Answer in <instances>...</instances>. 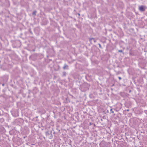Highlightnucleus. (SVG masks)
I'll list each match as a JSON object with an SVG mask.
<instances>
[{
  "label": "nucleus",
  "mask_w": 147,
  "mask_h": 147,
  "mask_svg": "<svg viewBox=\"0 0 147 147\" xmlns=\"http://www.w3.org/2000/svg\"><path fill=\"white\" fill-rule=\"evenodd\" d=\"M146 8V7L145 6L141 5L139 7V10L140 11H144Z\"/></svg>",
  "instance_id": "1"
},
{
  "label": "nucleus",
  "mask_w": 147,
  "mask_h": 147,
  "mask_svg": "<svg viewBox=\"0 0 147 147\" xmlns=\"http://www.w3.org/2000/svg\"><path fill=\"white\" fill-rule=\"evenodd\" d=\"M68 65H67L66 64H65L64 65V66L63 67V69H66V67H67V69H68Z\"/></svg>",
  "instance_id": "2"
},
{
  "label": "nucleus",
  "mask_w": 147,
  "mask_h": 147,
  "mask_svg": "<svg viewBox=\"0 0 147 147\" xmlns=\"http://www.w3.org/2000/svg\"><path fill=\"white\" fill-rule=\"evenodd\" d=\"M37 12V11L36 10L34 11L32 13V14L33 15L36 16V13Z\"/></svg>",
  "instance_id": "3"
},
{
  "label": "nucleus",
  "mask_w": 147,
  "mask_h": 147,
  "mask_svg": "<svg viewBox=\"0 0 147 147\" xmlns=\"http://www.w3.org/2000/svg\"><path fill=\"white\" fill-rule=\"evenodd\" d=\"M94 40V38H90L89 39V41L90 42H92V40Z\"/></svg>",
  "instance_id": "4"
},
{
  "label": "nucleus",
  "mask_w": 147,
  "mask_h": 147,
  "mask_svg": "<svg viewBox=\"0 0 147 147\" xmlns=\"http://www.w3.org/2000/svg\"><path fill=\"white\" fill-rule=\"evenodd\" d=\"M118 52H119L122 53L123 52V51L122 50H118Z\"/></svg>",
  "instance_id": "5"
},
{
  "label": "nucleus",
  "mask_w": 147,
  "mask_h": 147,
  "mask_svg": "<svg viewBox=\"0 0 147 147\" xmlns=\"http://www.w3.org/2000/svg\"><path fill=\"white\" fill-rule=\"evenodd\" d=\"M98 45L99 46V47L100 48H101V47L100 44H98Z\"/></svg>",
  "instance_id": "6"
},
{
  "label": "nucleus",
  "mask_w": 147,
  "mask_h": 147,
  "mask_svg": "<svg viewBox=\"0 0 147 147\" xmlns=\"http://www.w3.org/2000/svg\"><path fill=\"white\" fill-rule=\"evenodd\" d=\"M110 111H111L112 113H113L114 112L112 111V109H111L110 110Z\"/></svg>",
  "instance_id": "7"
},
{
  "label": "nucleus",
  "mask_w": 147,
  "mask_h": 147,
  "mask_svg": "<svg viewBox=\"0 0 147 147\" xmlns=\"http://www.w3.org/2000/svg\"><path fill=\"white\" fill-rule=\"evenodd\" d=\"M118 78H119V79L120 80H121V77H118Z\"/></svg>",
  "instance_id": "8"
},
{
  "label": "nucleus",
  "mask_w": 147,
  "mask_h": 147,
  "mask_svg": "<svg viewBox=\"0 0 147 147\" xmlns=\"http://www.w3.org/2000/svg\"><path fill=\"white\" fill-rule=\"evenodd\" d=\"M93 40L94 42H96V41L94 38V40Z\"/></svg>",
  "instance_id": "9"
},
{
  "label": "nucleus",
  "mask_w": 147,
  "mask_h": 147,
  "mask_svg": "<svg viewBox=\"0 0 147 147\" xmlns=\"http://www.w3.org/2000/svg\"><path fill=\"white\" fill-rule=\"evenodd\" d=\"M85 90H82V91H85Z\"/></svg>",
  "instance_id": "10"
},
{
  "label": "nucleus",
  "mask_w": 147,
  "mask_h": 147,
  "mask_svg": "<svg viewBox=\"0 0 147 147\" xmlns=\"http://www.w3.org/2000/svg\"><path fill=\"white\" fill-rule=\"evenodd\" d=\"M126 111H129V109H127V110H126Z\"/></svg>",
  "instance_id": "11"
},
{
  "label": "nucleus",
  "mask_w": 147,
  "mask_h": 147,
  "mask_svg": "<svg viewBox=\"0 0 147 147\" xmlns=\"http://www.w3.org/2000/svg\"><path fill=\"white\" fill-rule=\"evenodd\" d=\"M78 15L79 16H80V13H78Z\"/></svg>",
  "instance_id": "12"
}]
</instances>
